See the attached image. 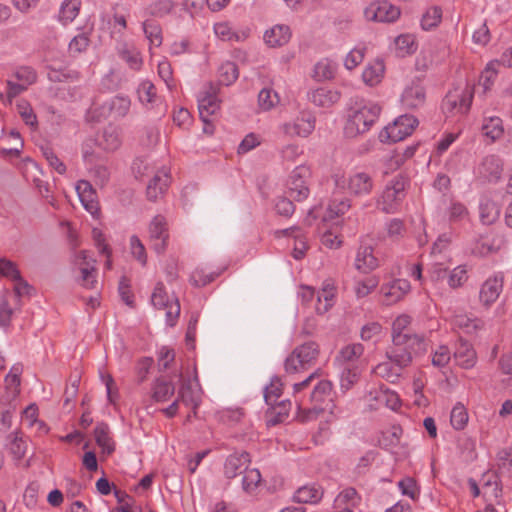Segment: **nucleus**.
I'll return each mask as SVG.
<instances>
[{
  "label": "nucleus",
  "instance_id": "nucleus-55",
  "mask_svg": "<svg viewBox=\"0 0 512 512\" xmlns=\"http://www.w3.org/2000/svg\"><path fill=\"white\" fill-rule=\"evenodd\" d=\"M238 76V68L233 62L227 61L218 69V80L221 85H231L238 79Z\"/></svg>",
  "mask_w": 512,
  "mask_h": 512
},
{
  "label": "nucleus",
  "instance_id": "nucleus-60",
  "mask_svg": "<svg viewBox=\"0 0 512 512\" xmlns=\"http://www.w3.org/2000/svg\"><path fill=\"white\" fill-rule=\"evenodd\" d=\"M359 379L356 366H342L340 373V388L343 392L350 390Z\"/></svg>",
  "mask_w": 512,
  "mask_h": 512
},
{
  "label": "nucleus",
  "instance_id": "nucleus-2",
  "mask_svg": "<svg viewBox=\"0 0 512 512\" xmlns=\"http://www.w3.org/2000/svg\"><path fill=\"white\" fill-rule=\"evenodd\" d=\"M332 178L336 190L354 197L368 196L374 189V179L364 169L356 168L346 173H336Z\"/></svg>",
  "mask_w": 512,
  "mask_h": 512
},
{
  "label": "nucleus",
  "instance_id": "nucleus-10",
  "mask_svg": "<svg viewBox=\"0 0 512 512\" xmlns=\"http://www.w3.org/2000/svg\"><path fill=\"white\" fill-rule=\"evenodd\" d=\"M219 85L207 83L199 92L198 110L202 121L208 125L210 116L214 115L220 109L221 100L218 97Z\"/></svg>",
  "mask_w": 512,
  "mask_h": 512
},
{
  "label": "nucleus",
  "instance_id": "nucleus-22",
  "mask_svg": "<svg viewBox=\"0 0 512 512\" xmlns=\"http://www.w3.org/2000/svg\"><path fill=\"white\" fill-rule=\"evenodd\" d=\"M503 276L494 275L489 277L480 287L479 299L485 306L493 304L503 290Z\"/></svg>",
  "mask_w": 512,
  "mask_h": 512
},
{
  "label": "nucleus",
  "instance_id": "nucleus-30",
  "mask_svg": "<svg viewBox=\"0 0 512 512\" xmlns=\"http://www.w3.org/2000/svg\"><path fill=\"white\" fill-rule=\"evenodd\" d=\"M379 266L378 259L370 246H361L356 254L355 267L362 273H369Z\"/></svg>",
  "mask_w": 512,
  "mask_h": 512
},
{
  "label": "nucleus",
  "instance_id": "nucleus-29",
  "mask_svg": "<svg viewBox=\"0 0 512 512\" xmlns=\"http://www.w3.org/2000/svg\"><path fill=\"white\" fill-rule=\"evenodd\" d=\"M324 495L323 488L316 484H309L299 487L294 493V500L298 503L317 504Z\"/></svg>",
  "mask_w": 512,
  "mask_h": 512
},
{
  "label": "nucleus",
  "instance_id": "nucleus-52",
  "mask_svg": "<svg viewBox=\"0 0 512 512\" xmlns=\"http://www.w3.org/2000/svg\"><path fill=\"white\" fill-rule=\"evenodd\" d=\"M401 346L412 352V356H415L427 350L428 342L424 336L410 333Z\"/></svg>",
  "mask_w": 512,
  "mask_h": 512
},
{
  "label": "nucleus",
  "instance_id": "nucleus-27",
  "mask_svg": "<svg viewBox=\"0 0 512 512\" xmlns=\"http://www.w3.org/2000/svg\"><path fill=\"white\" fill-rule=\"evenodd\" d=\"M339 91L327 87H319L308 93V99L317 107L330 108L340 100Z\"/></svg>",
  "mask_w": 512,
  "mask_h": 512
},
{
  "label": "nucleus",
  "instance_id": "nucleus-25",
  "mask_svg": "<svg viewBox=\"0 0 512 512\" xmlns=\"http://www.w3.org/2000/svg\"><path fill=\"white\" fill-rule=\"evenodd\" d=\"M453 355L456 363L464 369L473 368L477 363V353L475 349L469 342L463 339H459L455 344Z\"/></svg>",
  "mask_w": 512,
  "mask_h": 512
},
{
  "label": "nucleus",
  "instance_id": "nucleus-63",
  "mask_svg": "<svg viewBox=\"0 0 512 512\" xmlns=\"http://www.w3.org/2000/svg\"><path fill=\"white\" fill-rule=\"evenodd\" d=\"M469 266L467 264L458 265L448 276V285L455 289L463 286L468 280Z\"/></svg>",
  "mask_w": 512,
  "mask_h": 512
},
{
  "label": "nucleus",
  "instance_id": "nucleus-45",
  "mask_svg": "<svg viewBox=\"0 0 512 512\" xmlns=\"http://www.w3.org/2000/svg\"><path fill=\"white\" fill-rule=\"evenodd\" d=\"M279 235L287 236V235H293L294 237V248H293V257L296 260H300L304 257L307 244L305 239L300 234V230L298 228L292 227L284 230H280L277 232Z\"/></svg>",
  "mask_w": 512,
  "mask_h": 512
},
{
  "label": "nucleus",
  "instance_id": "nucleus-28",
  "mask_svg": "<svg viewBox=\"0 0 512 512\" xmlns=\"http://www.w3.org/2000/svg\"><path fill=\"white\" fill-rule=\"evenodd\" d=\"M201 388L198 384L188 381L183 383L179 389L178 397L181 402L190 407L193 410V414L196 415V410L201 403Z\"/></svg>",
  "mask_w": 512,
  "mask_h": 512
},
{
  "label": "nucleus",
  "instance_id": "nucleus-13",
  "mask_svg": "<svg viewBox=\"0 0 512 512\" xmlns=\"http://www.w3.org/2000/svg\"><path fill=\"white\" fill-rule=\"evenodd\" d=\"M310 177V170L305 166L296 167L288 180L287 193L296 201L305 200L310 193L307 180Z\"/></svg>",
  "mask_w": 512,
  "mask_h": 512
},
{
  "label": "nucleus",
  "instance_id": "nucleus-20",
  "mask_svg": "<svg viewBox=\"0 0 512 512\" xmlns=\"http://www.w3.org/2000/svg\"><path fill=\"white\" fill-rule=\"evenodd\" d=\"M159 12L160 7L157 3L150 6L146 11L147 18L143 22V31L149 41L150 50L160 47V27L157 21Z\"/></svg>",
  "mask_w": 512,
  "mask_h": 512
},
{
  "label": "nucleus",
  "instance_id": "nucleus-31",
  "mask_svg": "<svg viewBox=\"0 0 512 512\" xmlns=\"http://www.w3.org/2000/svg\"><path fill=\"white\" fill-rule=\"evenodd\" d=\"M291 30L289 26L278 24L267 30L264 34V40L270 47H280L289 42Z\"/></svg>",
  "mask_w": 512,
  "mask_h": 512
},
{
  "label": "nucleus",
  "instance_id": "nucleus-18",
  "mask_svg": "<svg viewBox=\"0 0 512 512\" xmlns=\"http://www.w3.org/2000/svg\"><path fill=\"white\" fill-rule=\"evenodd\" d=\"M282 388L283 383L278 376H273L270 380V383L265 386L264 389V399L267 405L274 408L275 405H279L280 411L278 414V419L274 422H280L283 420L284 417L288 416V409L287 405L281 401L279 402V399L282 395Z\"/></svg>",
  "mask_w": 512,
  "mask_h": 512
},
{
  "label": "nucleus",
  "instance_id": "nucleus-62",
  "mask_svg": "<svg viewBox=\"0 0 512 512\" xmlns=\"http://www.w3.org/2000/svg\"><path fill=\"white\" fill-rule=\"evenodd\" d=\"M468 412L463 404L457 403L451 411L450 422L454 429L462 430L468 423Z\"/></svg>",
  "mask_w": 512,
  "mask_h": 512
},
{
  "label": "nucleus",
  "instance_id": "nucleus-59",
  "mask_svg": "<svg viewBox=\"0 0 512 512\" xmlns=\"http://www.w3.org/2000/svg\"><path fill=\"white\" fill-rule=\"evenodd\" d=\"M379 285L377 276H369L355 281L354 292L357 298H364L374 291Z\"/></svg>",
  "mask_w": 512,
  "mask_h": 512
},
{
  "label": "nucleus",
  "instance_id": "nucleus-64",
  "mask_svg": "<svg viewBox=\"0 0 512 512\" xmlns=\"http://www.w3.org/2000/svg\"><path fill=\"white\" fill-rule=\"evenodd\" d=\"M375 372L391 383L396 382L401 375L400 368H397L390 360L378 364L375 368Z\"/></svg>",
  "mask_w": 512,
  "mask_h": 512
},
{
  "label": "nucleus",
  "instance_id": "nucleus-50",
  "mask_svg": "<svg viewBox=\"0 0 512 512\" xmlns=\"http://www.w3.org/2000/svg\"><path fill=\"white\" fill-rule=\"evenodd\" d=\"M81 0H65L59 10V20L63 24L72 22L79 14Z\"/></svg>",
  "mask_w": 512,
  "mask_h": 512
},
{
  "label": "nucleus",
  "instance_id": "nucleus-42",
  "mask_svg": "<svg viewBox=\"0 0 512 512\" xmlns=\"http://www.w3.org/2000/svg\"><path fill=\"white\" fill-rule=\"evenodd\" d=\"M503 244L501 237L496 235L481 236L475 247V253L486 256L500 250Z\"/></svg>",
  "mask_w": 512,
  "mask_h": 512
},
{
  "label": "nucleus",
  "instance_id": "nucleus-23",
  "mask_svg": "<svg viewBox=\"0 0 512 512\" xmlns=\"http://www.w3.org/2000/svg\"><path fill=\"white\" fill-rule=\"evenodd\" d=\"M425 100L426 92L420 82H412L401 95V103L405 109H418L424 105Z\"/></svg>",
  "mask_w": 512,
  "mask_h": 512
},
{
  "label": "nucleus",
  "instance_id": "nucleus-21",
  "mask_svg": "<svg viewBox=\"0 0 512 512\" xmlns=\"http://www.w3.org/2000/svg\"><path fill=\"white\" fill-rule=\"evenodd\" d=\"M132 172L137 180L146 182L160 177V166L157 159L137 158L132 164Z\"/></svg>",
  "mask_w": 512,
  "mask_h": 512
},
{
  "label": "nucleus",
  "instance_id": "nucleus-58",
  "mask_svg": "<svg viewBox=\"0 0 512 512\" xmlns=\"http://www.w3.org/2000/svg\"><path fill=\"white\" fill-rule=\"evenodd\" d=\"M395 47L397 55L400 57H405L406 55L412 54L417 49L415 38L411 34L399 35L395 39Z\"/></svg>",
  "mask_w": 512,
  "mask_h": 512
},
{
  "label": "nucleus",
  "instance_id": "nucleus-14",
  "mask_svg": "<svg viewBox=\"0 0 512 512\" xmlns=\"http://www.w3.org/2000/svg\"><path fill=\"white\" fill-rule=\"evenodd\" d=\"M477 178L486 182H497L503 172V161L498 155H486L475 167Z\"/></svg>",
  "mask_w": 512,
  "mask_h": 512
},
{
  "label": "nucleus",
  "instance_id": "nucleus-39",
  "mask_svg": "<svg viewBox=\"0 0 512 512\" xmlns=\"http://www.w3.org/2000/svg\"><path fill=\"white\" fill-rule=\"evenodd\" d=\"M500 209L495 201L483 197L479 204V217L484 225H491L499 218Z\"/></svg>",
  "mask_w": 512,
  "mask_h": 512
},
{
  "label": "nucleus",
  "instance_id": "nucleus-46",
  "mask_svg": "<svg viewBox=\"0 0 512 512\" xmlns=\"http://www.w3.org/2000/svg\"><path fill=\"white\" fill-rule=\"evenodd\" d=\"M337 64L329 59H322L316 63L313 70V77L317 81L330 80L334 77Z\"/></svg>",
  "mask_w": 512,
  "mask_h": 512
},
{
  "label": "nucleus",
  "instance_id": "nucleus-54",
  "mask_svg": "<svg viewBox=\"0 0 512 512\" xmlns=\"http://www.w3.org/2000/svg\"><path fill=\"white\" fill-rule=\"evenodd\" d=\"M218 275L216 272H207L203 267H196L189 277V282L192 286L200 288L214 281Z\"/></svg>",
  "mask_w": 512,
  "mask_h": 512
},
{
  "label": "nucleus",
  "instance_id": "nucleus-53",
  "mask_svg": "<svg viewBox=\"0 0 512 512\" xmlns=\"http://www.w3.org/2000/svg\"><path fill=\"white\" fill-rule=\"evenodd\" d=\"M6 447L15 460H20L26 453L27 443L18 433H11L7 437Z\"/></svg>",
  "mask_w": 512,
  "mask_h": 512
},
{
  "label": "nucleus",
  "instance_id": "nucleus-17",
  "mask_svg": "<svg viewBox=\"0 0 512 512\" xmlns=\"http://www.w3.org/2000/svg\"><path fill=\"white\" fill-rule=\"evenodd\" d=\"M411 290V285L406 279H393L383 283L380 294L385 305H393L401 301Z\"/></svg>",
  "mask_w": 512,
  "mask_h": 512
},
{
  "label": "nucleus",
  "instance_id": "nucleus-48",
  "mask_svg": "<svg viewBox=\"0 0 512 512\" xmlns=\"http://www.w3.org/2000/svg\"><path fill=\"white\" fill-rule=\"evenodd\" d=\"M280 103V97L277 92L271 88H263L258 94V108L260 111L267 112L275 108Z\"/></svg>",
  "mask_w": 512,
  "mask_h": 512
},
{
  "label": "nucleus",
  "instance_id": "nucleus-3",
  "mask_svg": "<svg viewBox=\"0 0 512 512\" xmlns=\"http://www.w3.org/2000/svg\"><path fill=\"white\" fill-rule=\"evenodd\" d=\"M319 353V345L314 341L298 345L284 361L286 374L295 375L307 371L316 364Z\"/></svg>",
  "mask_w": 512,
  "mask_h": 512
},
{
  "label": "nucleus",
  "instance_id": "nucleus-33",
  "mask_svg": "<svg viewBox=\"0 0 512 512\" xmlns=\"http://www.w3.org/2000/svg\"><path fill=\"white\" fill-rule=\"evenodd\" d=\"M364 353V346L361 343L348 344L340 349L336 361L341 366H355V363Z\"/></svg>",
  "mask_w": 512,
  "mask_h": 512
},
{
  "label": "nucleus",
  "instance_id": "nucleus-8",
  "mask_svg": "<svg viewBox=\"0 0 512 512\" xmlns=\"http://www.w3.org/2000/svg\"><path fill=\"white\" fill-rule=\"evenodd\" d=\"M332 388L331 381L326 379L318 381L309 395L310 401L315 403V406L309 409L299 407L298 418L301 422L316 420L324 413V410L318 407V405L330 397Z\"/></svg>",
  "mask_w": 512,
  "mask_h": 512
},
{
  "label": "nucleus",
  "instance_id": "nucleus-34",
  "mask_svg": "<svg viewBox=\"0 0 512 512\" xmlns=\"http://www.w3.org/2000/svg\"><path fill=\"white\" fill-rule=\"evenodd\" d=\"M336 287L331 280L323 283L321 291L317 293L316 312L318 314L326 313L334 304Z\"/></svg>",
  "mask_w": 512,
  "mask_h": 512
},
{
  "label": "nucleus",
  "instance_id": "nucleus-47",
  "mask_svg": "<svg viewBox=\"0 0 512 512\" xmlns=\"http://www.w3.org/2000/svg\"><path fill=\"white\" fill-rule=\"evenodd\" d=\"M388 359L394 363L397 368L402 371L412 361V352H409L402 346H394L387 352Z\"/></svg>",
  "mask_w": 512,
  "mask_h": 512
},
{
  "label": "nucleus",
  "instance_id": "nucleus-61",
  "mask_svg": "<svg viewBox=\"0 0 512 512\" xmlns=\"http://www.w3.org/2000/svg\"><path fill=\"white\" fill-rule=\"evenodd\" d=\"M16 106L17 111L25 124L30 126L32 129H36L38 126V120L31 104L28 101L22 99L17 102Z\"/></svg>",
  "mask_w": 512,
  "mask_h": 512
},
{
  "label": "nucleus",
  "instance_id": "nucleus-56",
  "mask_svg": "<svg viewBox=\"0 0 512 512\" xmlns=\"http://www.w3.org/2000/svg\"><path fill=\"white\" fill-rule=\"evenodd\" d=\"M397 486L402 495L409 497L413 501L419 499L421 489L415 478L406 476L398 481Z\"/></svg>",
  "mask_w": 512,
  "mask_h": 512
},
{
  "label": "nucleus",
  "instance_id": "nucleus-41",
  "mask_svg": "<svg viewBox=\"0 0 512 512\" xmlns=\"http://www.w3.org/2000/svg\"><path fill=\"white\" fill-rule=\"evenodd\" d=\"M384 72L385 66L383 61L376 60L366 66L362 73V79L366 85L373 87L382 81Z\"/></svg>",
  "mask_w": 512,
  "mask_h": 512
},
{
  "label": "nucleus",
  "instance_id": "nucleus-26",
  "mask_svg": "<svg viewBox=\"0 0 512 512\" xmlns=\"http://www.w3.org/2000/svg\"><path fill=\"white\" fill-rule=\"evenodd\" d=\"M250 462V455L247 452L233 453L226 458L224 475L229 479L235 478L249 467Z\"/></svg>",
  "mask_w": 512,
  "mask_h": 512
},
{
  "label": "nucleus",
  "instance_id": "nucleus-40",
  "mask_svg": "<svg viewBox=\"0 0 512 512\" xmlns=\"http://www.w3.org/2000/svg\"><path fill=\"white\" fill-rule=\"evenodd\" d=\"M118 54L120 58L125 61V63L132 70H139L142 66V58L140 56L139 51L134 45L123 43L118 46Z\"/></svg>",
  "mask_w": 512,
  "mask_h": 512
},
{
  "label": "nucleus",
  "instance_id": "nucleus-1",
  "mask_svg": "<svg viewBox=\"0 0 512 512\" xmlns=\"http://www.w3.org/2000/svg\"><path fill=\"white\" fill-rule=\"evenodd\" d=\"M381 113V107L370 101H356L347 113L344 134L348 138H355L370 130Z\"/></svg>",
  "mask_w": 512,
  "mask_h": 512
},
{
  "label": "nucleus",
  "instance_id": "nucleus-4",
  "mask_svg": "<svg viewBox=\"0 0 512 512\" xmlns=\"http://www.w3.org/2000/svg\"><path fill=\"white\" fill-rule=\"evenodd\" d=\"M407 186V179L401 175H397L388 181L377 198L378 208L385 213H396L405 199Z\"/></svg>",
  "mask_w": 512,
  "mask_h": 512
},
{
  "label": "nucleus",
  "instance_id": "nucleus-32",
  "mask_svg": "<svg viewBox=\"0 0 512 512\" xmlns=\"http://www.w3.org/2000/svg\"><path fill=\"white\" fill-rule=\"evenodd\" d=\"M412 317L408 314L398 315L392 323V342L393 346H401L406 336L410 334L409 326L411 325Z\"/></svg>",
  "mask_w": 512,
  "mask_h": 512
},
{
  "label": "nucleus",
  "instance_id": "nucleus-19",
  "mask_svg": "<svg viewBox=\"0 0 512 512\" xmlns=\"http://www.w3.org/2000/svg\"><path fill=\"white\" fill-rule=\"evenodd\" d=\"M75 189L84 209L92 216H97L99 214V202L92 184L88 180H79Z\"/></svg>",
  "mask_w": 512,
  "mask_h": 512
},
{
  "label": "nucleus",
  "instance_id": "nucleus-6",
  "mask_svg": "<svg viewBox=\"0 0 512 512\" xmlns=\"http://www.w3.org/2000/svg\"><path fill=\"white\" fill-rule=\"evenodd\" d=\"M37 81V72L30 66L17 67L6 81L4 102L11 104L17 96L25 92Z\"/></svg>",
  "mask_w": 512,
  "mask_h": 512
},
{
  "label": "nucleus",
  "instance_id": "nucleus-44",
  "mask_svg": "<svg viewBox=\"0 0 512 512\" xmlns=\"http://www.w3.org/2000/svg\"><path fill=\"white\" fill-rule=\"evenodd\" d=\"M351 208V200L347 197L333 198L328 205L324 220H333L344 215Z\"/></svg>",
  "mask_w": 512,
  "mask_h": 512
},
{
  "label": "nucleus",
  "instance_id": "nucleus-57",
  "mask_svg": "<svg viewBox=\"0 0 512 512\" xmlns=\"http://www.w3.org/2000/svg\"><path fill=\"white\" fill-rule=\"evenodd\" d=\"M138 99L144 106L153 104L157 98V88L149 80L142 81L137 89Z\"/></svg>",
  "mask_w": 512,
  "mask_h": 512
},
{
  "label": "nucleus",
  "instance_id": "nucleus-9",
  "mask_svg": "<svg viewBox=\"0 0 512 512\" xmlns=\"http://www.w3.org/2000/svg\"><path fill=\"white\" fill-rule=\"evenodd\" d=\"M316 126L315 115L307 109L299 111L292 119L281 124V131L288 137L306 138L312 134Z\"/></svg>",
  "mask_w": 512,
  "mask_h": 512
},
{
  "label": "nucleus",
  "instance_id": "nucleus-35",
  "mask_svg": "<svg viewBox=\"0 0 512 512\" xmlns=\"http://www.w3.org/2000/svg\"><path fill=\"white\" fill-rule=\"evenodd\" d=\"M94 437L102 453L110 455L115 450V442L112 439L111 431L106 423H98L94 429Z\"/></svg>",
  "mask_w": 512,
  "mask_h": 512
},
{
  "label": "nucleus",
  "instance_id": "nucleus-5",
  "mask_svg": "<svg viewBox=\"0 0 512 512\" xmlns=\"http://www.w3.org/2000/svg\"><path fill=\"white\" fill-rule=\"evenodd\" d=\"M474 90L471 86L450 90L442 101V111L446 118H458L466 115L471 107Z\"/></svg>",
  "mask_w": 512,
  "mask_h": 512
},
{
  "label": "nucleus",
  "instance_id": "nucleus-15",
  "mask_svg": "<svg viewBox=\"0 0 512 512\" xmlns=\"http://www.w3.org/2000/svg\"><path fill=\"white\" fill-rule=\"evenodd\" d=\"M171 366V376L169 382L162 381V403L168 395H173L175 391L174 381L182 378V364L175 360V351L166 347H162V364L165 369Z\"/></svg>",
  "mask_w": 512,
  "mask_h": 512
},
{
  "label": "nucleus",
  "instance_id": "nucleus-49",
  "mask_svg": "<svg viewBox=\"0 0 512 512\" xmlns=\"http://www.w3.org/2000/svg\"><path fill=\"white\" fill-rule=\"evenodd\" d=\"M497 66L498 61H490L480 75L479 86L483 88L484 94L490 91L495 83V80L498 75Z\"/></svg>",
  "mask_w": 512,
  "mask_h": 512
},
{
  "label": "nucleus",
  "instance_id": "nucleus-36",
  "mask_svg": "<svg viewBox=\"0 0 512 512\" xmlns=\"http://www.w3.org/2000/svg\"><path fill=\"white\" fill-rule=\"evenodd\" d=\"M213 30L218 39L227 42H240L248 36L246 31H237L226 21L215 23Z\"/></svg>",
  "mask_w": 512,
  "mask_h": 512
},
{
  "label": "nucleus",
  "instance_id": "nucleus-16",
  "mask_svg": "<svg viewBox=\"0 0 512 512\" xmlns=\"http://www.w3.org/2000/svg\"><path fill=\"white\" fill-rule=\"evenodd\" d=\"M75 264L79 266L81 277L79 283L86 289H94L97 284L95 260L88 251L82 250L75 255Z\"/></svg>",
  "mask_w": 512,
  "mask_h": 512
},
{
  "label": "nucleus",
  "instance_id": "nucleus-38",
  "mask_svg": "<svg viewBox=\"0 0 512 512\" xmlns=\"http://www.w3.org/2000/svg\"><path fill=\"white\" fill-rule=\"evenodd\" d=\"M121 143V130L112 125H109L103 130L99 139V146L106 151L117 150L121 146Z\"/></svg>",
  "mask_w": 512,
  "mask_h": 512
},
{
  "label": "nucleus",
  "instance_id": "nucleus-43",
  "mask_svg": "<svg viewBox=\"0 0 512 512\" xmlns=\"http://www.w3.org/2000/svg\"><path fill=\"white\" fill-rule=\"evenodd\" d=\"M374 399L378 404L384 405L393 411H397L401 406V400L398 394L384 386L375 390Z\"/></svg>",
  "mask_w": 512,
  "mask_h": 512
},
{
  "label": "nucleus",
  "instance_id": "nucleus-12",
  "mask_svg": "<svg viewBox=\"0 0 512 512\" xmlns=\"http://www.w3.org/2000/svg\"><path fill=\"white\" fill-rule=\"evenodd\" d=\"M131 108V100L128 96L116 95L103 102L94 109L98 120L100 119H120L125 117Z\"/></svg>",
  "mask_w": 512,
  "mask_h": 512
},
{
  "label": "nucleus",
  "instance_id": "nucleus-51",
  "mask_svg": "<svg viewBox=\"0 0 512 512\" xmlns=\"http://www.w3.org/2000/svg\"><path fill=\"white\" fill-rule=\"evenodd\" d=\"M442 20V9L439 6L429 7L421 17L420 25L425 31L436 28Z\"/></svg>",
  "mask_w": 512,
  "mask_h": 512
},
{
  "label": "nucleus",
  "instance_id": "nucleus-24",
  "mask_svg": "<svg viewBox=\"0 0 512 512\" xmlns=\"http://www.w3.org/2000/svg\"><path fill=\"white\" fill-rule=\"evenodd\" d=\"M84 164L89 176L96 185L104 187L110 179V170L101 159H92L88 152L84 156Z\"/></svg>",
  "mask_w": 512,
  "mask_h": 512
},
{
  "label": "nucleus",
  "instance_id": "nucleus-11",
  "mask_svg": "<svg viewBox=\"0 0 512 512\" xmlns=\"http://www.w3.org/2000/svg\"><path fill=\"white\" fill-rule=\"evenodd\" d=\"M400 15V8L385 0L373 1L364 10L366 20L373 22L393 23Z\"/></svg>",
  "mask_w": 512,
  "mask_h": 512
},
{
  "label": "nucleus",
  "instance_id": "nucleus-37",
  "mask_svg": "<svg viewBox=\"0 0 512 512\" xmlns=\"http://www.w3.org/2000/svg\"><path fill=\"white\" fill-rule=\"evenodd\" d=\"M481 130L483 135L488 138L490 142L501 139L504 135L502 119L497 116L484 117Z\"/></svg>",
  "mask_w": 512,
  "mask_h": 512
},
{
  "label": "nucleus",
  "instance_id": "nucleus-7",
  "mask_svg": "<svg viewBox=\"0 0 512 512\" xmlns=\"http://www.w3.org/2000/svg\"><path fill=\"white\" fill-rule=\"evenodd\" d=\"M417 125L418 120L413 115H401L380 131L379 140L383 143L402 141L413 133Z\"/></svg>",
  "mask_w": 512,
  "mask_h": 512
}]
</instances>
